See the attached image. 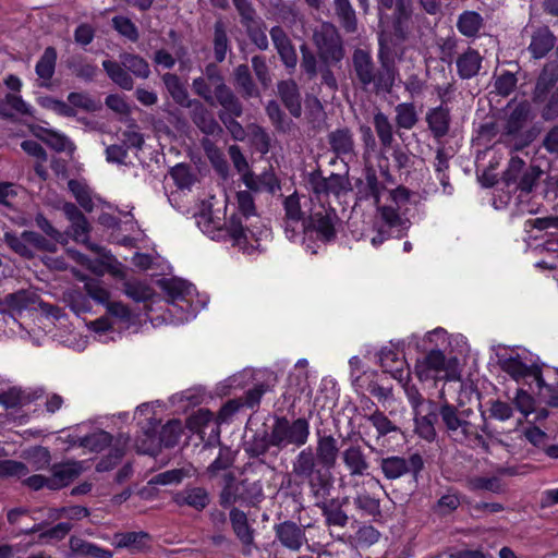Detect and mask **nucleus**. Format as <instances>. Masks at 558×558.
<instances>
[{
    "mask_svg": "<svg viewBox=\"0 0 558 558\" xmlns=\"http://www.w3.org/2000/svg\"><path fill=\"white\" fill-rule=\"evenodd\" d=\"M396 122L399 128L410 130L417 122L415 108L412 104H399L396 107Z\"/></svg>",
    "mask_w": 558,
    "mask_h": 558,
    "instance_id": "obj_54",
    "label": "nucleus"
},
{
    "mask_svg": "<svg viewBox=\"0 0 558 558\" xmlns=\"http://www.w3.org/2000/svg\"><path fill=\"white\" fill-rule=\"evenodd\" d=\"M499 364L501 369L514 380L519 381L531 377L537 383L539 388L550 391V386L545 384L541 369L536 365L526 364L519 355L501 357Z\"/></svg>",
    "mask_w": 558,
    "mask_h": 558,
    "instance_id": "obj_10",
    "label": "nucleus"
},
{
    "mask_svg": "<svg viewBox=\"0 0 558 558\" xmlns=\"http://www.w3.org/2000/svg\"><path fill=\"white\" fill-rule=\"evenodd\" d=\"M25 396L19 388H10L0 393V404L5 409H14L24 403Z\"/></svg>",
    "mask_w": 558,
    "mask_h": 558,
    "instance_id": "obj_64",
    "label": "nucleus"
},
{
    "mask_svg": "<svg viewBox=\"0 0 558 558\" xmlns=\"http://www.w3.org/2000/svg\"><path fill=\"white\" fill-rule=\"evenodd\" d=\"M102 66L106 70L109 77L118 84L121 88L131 90L134 86L133 80L130 76L128 70L114 61L106 60L102 62Z\"/></svg>",
    "mask_w": 558,
    "mask_h": 558,
    "instance_id": "obj_39",
    "label": "nucleus"
},
{
    "mask_svg": "<svg viewBox=\"0 0 558 558\" xmlns=\"http://www.w3.org/2000/svg\"><path fill=\"white\" fill-rule=\"evenodd\" d=\"M340 453L338 440L330 434L317 432L315 453L312 448L301 450L292 462V473L307 482L316 498L325 497L330 487L331 470Z\"/></svg>",
    "mask_w": 558,
    "mask_h": 558,
    "instance_id": "obj_1",
    "label": "nucleus"
},
{
    "mask_svg": "<svg viewBox=\"0 0 558 558\" xmlns=\"http://www.w3.org/2000/svg\"><path fill=\"white\" fill-rule=\"evenodd\" d=\"M410 192L399 186L388 192L385 203L381 201L376 204L379 219L388 227H403L408 219L405 217L409 211Z\"/></svg>",
    "mask_w": 558,
    "mask_h": 558,
    "instance_id": "obj_7",
    "label": "nucleus"
},
{
    "mask_svg": "<svg viewBox=\"0 0 558 558\" xmlns=\"http://www.w3.org/2000/svg\"><path fill=\"white\" fill-rule=\"evenodd\" d=\"M481 64V54L476 50L469 49L457 59L458 74L461 78H471L478 73Z\"/></svg>",
    "mask_w": 558,
    "mask_h": 558,
    "instance_id": "obj_32",
    "label": "nucleus"
},
{
    "mask_svg": "<svg viewBox=\"0 0 558 558\" xmlns=\"http://www.w3.org/2000/svg\"><path fill=\"white\" fill-rule=\"evenodd\" d=\"M558 82V65L557 64H547L544 66L542 73L539 74L535 89H534V100L535 101H544L549 89Z\"/></svg>",
    "mask_w": 558,
    "mask_h": 558,
    "instance_id": "obj_29",
    "label": "nucleus"
},
{
    "mask_svg": "<svg viewBox=\"0 0 558 558\" xmlns=\"http://www.w3.org/2000/svg\"><path fill=\"white\" fill-rule=\"evenodd\" d=\"M555 43L553 33L547 27H543L534 33L529 50L534 58L541 59L554 48Z\"/></svg>",
    "mask_w": 558,
    "mask_h": 558,
    "instance_id": "obj_28",
    "label": "nucleus"
},
{
    "mask_svg": "<svg viewBox=\"0 0 558 558\" xmlns=\"http://www.w3.org/2000/svg\"><path fill=\"white\" fill-rule=\"evenodd\" d=\"M310 437V423L304 417L289 420L286 416H276L270 427V444L277 450L288 447L300 448Z\"/></svg>",
    "mask_w": 558,
    "mask_h": 558,
    "instance_id": "obj_3",
    "label": "nucleus"
},
{
    "mask_svg": "<svg viewBox=\"0 0 558 558\" xmlns=\"http://www.w3.org/2000/svg\"><path fill=\"white\" fill-rule=\"evenodd\" d=\"M122 65L136 77L147 78L150 74L148 63L141 57L135 54H125L122 57Z\"/></svg>",
    "mask_w": 558,
    "mask_h": 558,
    "instance_id": "obj_49",
    "label": "nucleus"
},
{
    "mask_svg": "<svg viewBox=\"0 0 558 558\" xmlns=\"http://www.w3.org/2000/svg\"><path fill=\"white\" fill-rule=\"evenodd\" d=\"M242 495V481L236 482L233 474L228 473L225 475V486L219 496V502L223 508H228L236 502H243Z\"/></svg>",
    "mask_w": 558,
    "mask_h": 558,
    "instance_id": "obj_34",
    "label": "nucleus"
},
{
    "mask_svg": "<svg viewBox=\"0 0 558 558\" xmlns=\"http://www.w3.org/2000/svg\"><path fill=\"white\" fill-rule=\"evenodd\" d=\"M89 248L98 253L101 257L107 258L106 272H109L118 279H124L126 274L124 267L114 259L108 252L99 245H90Z\"/></svg>",
    "mask_w": 558,
    "mask_h": 558,
    "instance_id": "obj_58",
    "label": "nucleus"
},
{
    "mask_svg": "<svg viewBox=\"0 0 558 558\" xmlns=\"http://www.w3.org/2000/svg\"><path fill=\"white\" fill-rule=\"evenodd\" d=\"M238 213L231 215L226 221V230L232 245L236 246L244 253L252 254L259 247V235L248 228L247 221L255 217V206L253 196L248 191H240L236 193Z\"/></svg>",
    "mask_w": 558,
    "mask_h": 558,
    "instance_id": "obj_2",
    "label": "nucleus"
},
{
    "mask_svg": "<svg viewBox=\"0 0 558 558\" xmlns=\"http://www.w3.org/2000/svg\"><path fill=\"white\" fill-rule=\"evenodd\" d=\"M278 93L290 113L294 117H300L302 106L296 83L292 80L280 82L278 84Z\"/></svg>",
    "mask_w": 558,
    "mask_h": 558,
    "instance_id": "obj_25",
    "label": "nucleus"
},
{
    "mask_svg": "<svg viewBox=\"0 0 558 558\" xmlns=\"http://www.w3.org/2000/svg\"><path fill=\"white\" fill-rule=\"evenodd\" d=\"M379 361L384 372L389 373L392 378L401 385L410 379V372L405 360L392 348H384L379 352Z\"/></svg>",
    "mask_w": 558,
    "mask_h": 558,
    "instance_id": "obj_15",
    "label": "nucleus"
},
{
    "mask_svg": "<svg viewBox=\"0 0 558 558\" xmlns=\"http://www.w3.org/2000/svg\"><path fill=\"white\" fill-rule=\"evenodd\" d=\"M329 144L338 156H352L354 153V141L348 129H339L330 133Z\"/></svg>",
    "mask_w": 558,
    "mask_h": 558,
    "instance_id": "obj_33",
    "label": "nucleus"
},
{
    "mask_svg": "<svg viewBox=\"0 0 558 558\" xmlns=\"http://www.w3.org/2000/svg\"><path fill=\"white\" fill-rule=\"evenodd\" d=\"M341 461L351 477L369 475L371 462L360 445H350L342 450Z\"/></svg>",
    "mask_w": 558,
    "mask_h": 558,
    "instance_id": "obj_14",
    "label": "nucleus"
},
{
    "mask_svg": "<svg viewBox=\"0 0 558 558\" xmlns=\"http://www.w3.org/2000/svg\"><path fill=\"white\" fill-rule=\"evenodd\" d=\"M234 81L236 88L244 97H258L259 93L256 88L250 69L246 64H240L234 70Z\"/></svg>",
    "mask_w": 558,
    "mask_h": 558,
    "instance_id": "obj_37",
    "label": "nucleus"
},
{
    "mask_svg": "<svg viewBox=\"0 0 558 558\" xmlns=\"http://www.w3.org/2000/svg\"><path fill=\"white\" fill-rule=\"evenodd\" d=\"M353 504L364 515L376 517L380 513V500L365 490L356 494Z\"/></svg>",
    "mask_w": 558,
    "mask_h": 558,
    "instance_id": "obj_45",
    "label": "nucleus"
},
{
    "mask_svg": "<svg viewBox=\"0 0 558 558\" xmlns=\"http://www.w3.org/2000/svg\"><path fill=\"white\" fill-rule=\"evenodd\" d=\"M232 3L241 17V24L250 31L254 27L257 20L256 10L250 0H232Z\"/></svg>",
    "mask_w": 558,
    "mask_h": 558,
    "instance_id": "obj_53",
    "label": "nucleus"
},
{
    "mask_svg": "<svg viewBox=\"0 0 558 558\" xmlns=\"http://www.w3.org/2000/svg\"><path fill=\"white\" fill-rule=\"evenodd\" d=\"M531 107L527 102L517 104L511 107L502 126V135L509 142H513L515 150L527 146L533 140V133L525 130L530 120Z\"/></svg>",
    "mask_w": 558,
    "mask_h": 558,
    "instance_id": "obj_6",
    "label": "nucleus"
},
{
    "mask_svg": "<svg viewBox=\"0 0 558 558\" xmlns=\"http://www.w3.org/2000/svg\"><path fill=\"white\" fill-rule=\"evenodd\" d=\"M214 413L207 409H199L187 420V426L191 430L201 433L211 421Z\"/></svg>",
    "mask_w": 558,
    "mask_h": 558,
    "instance_id": "obj_62",
    "label": "nucleus"
},
{
    "mask_svg": "<svg viewBox=\"0 0 558 558\" xmlns=\"http://www.w3.org/2000/svg\"><path fill=\"white\" fill-rule=\"evenodd\" d=\"M363 192L366 197H371L374 201V204H378L383 196L389 191H387L386 186L377 179L374 172H367L365 177V186Z\"/></svg>",
    "mask_w": 558,
    "mask_h": 558,
    "instance_id": "obj_55",
    "label": "nucleus"
},
{
    "mask_svg": "<svg viewBox=\"0 0 558 558\" xmlns=\"http://www.w3.org/2000/svg\"><path fill=\"white\" fill-rule=\"evenodd\" d=\"M415 374L420 380L449 379L447 374V361L440 350H432L415 364Z\"/></svg>",
    "mask_w": 558,
    "mask_h": 558,
    "instance_id": "obj_11",
    "label": "nucleus"
},
{
    "mask_svg": "<svg viewBox=\"0 0 558 558\" xmlns=\"http://www.w3.org/2000/svg\"><path fill=\"white\" fill-rule=\"evenodd\" d=\"M333 9L344 31L355 33L357 29V19L350 0H333Z\"/></svg>",
    "mask_w": 558,
    "mask_h": 558,
    "instance_id": "obj_35",
    "label": "nucleus"
},
{
    "mask_svg": "<svg viewBox=\"0 0 558 558\" xmlns=\"http://www.w3.org/2000/svg\"><path fill=\"white\" fill-rule=\"evenodd\" d=\"M374 126L380 143L388 147L393 141L392 125L386 114L377 112L374 116Z\"/></svg>",
    "mask_w": 558,
    "mask_h": 558,
    "instance_id": "obj_51",
    "label": "nucleus"
},
{
    "mask_svg": "<svg viewBox=\"0 0 558 558\" xmlns=\"http://www.w3.org/2000/svg\"><path fill=\"white\" fill-rule=\"evenodd\" d=\"M243 504L256 505L264 498L263 484L260 480L245 477L242 480V495Z\"/></svg>",
    "mask_w": 558,
    "mask_h": 558,
    "instance_id": "obj_44",
    "label": "nucleus"
},
{
    "mask_svg": "<svg viewBox=\"0 0 558 558\" xmlns=\"http://www.w3.org/2000/svg\"><path fill=\"white\" fill-rule=\"evenodd\" d=\"M28 474L27 466L19 461L3 460L0 461V476H16L23 477Z\"/></svg>",
    "mask_w": 558,
    "mask_h": 558,
    "instance_id": "obj_63",
    "label": "nucleus"
},
{
    "mask_svg": "<svg viewBox=\"0 0 558 558\" xmlns=\"http://www.w3.org/2000/svg\"><path fill=\"white\" fill-rule=\"evenodd\" d=\"M276 537L282 546L298 551L306 543L304 530L292 521H284L275 526Z\"/></svg>",
    "mask_w": 558,
    "mask_h": 558,
    "instance_id": "obj_17",
    "label": "nucleus"
},
{
    "mask_svg": "<svg viewBox=\"0 0 558 558\" xmlns=\"http://www.w3.org/2000/svg\"><path fill=\"white\" fill-rule=\"evenodd\" d=\"M352 61L355 75L364 88L373 84L376 90L388 92L392 87L395 70L388 62L383 61V70L376 74L372 57L367 51L356 49Z\"/></svg>",
    "mask_w": 558,
    "mask_h": 558,
    "instance_id": "obj_4",
    "label": "nucleus"
},
{
    "mask_svg": "<svg viewBox=\"0 0 558 558\" xmlns=\"http://www.w3.org/2000/svg\"><path fill=\"white\" fill-rule=\"evenodd\" d=\"M335 211L319 210L311 216L310 222L305 228L315 231L318 239L329 241L335 236Z\"/></svg>",
    "mask_w": 558,
    "mask_h": 558,
    "instance_id": "obj_20",
    "label": "nucleus"
},
{
    "mask_svg": "<svg viewBox=\"0 0 558 558\" xmlns=\"http://www.w3.org/2000/svg\"><path fill=\"white\" fill-rule=\"evenodd\" d=\"M197 225L199 229L209 235L211 239L215 238H229V234L226 230V222L223 225L220 223V220L213 219L210 214H203L197 218Z\"/></svg>",
    "mask_w": 558,
    "mask_h": 558,
    "instance_id": "obj_46",
    "label": "nucleus"
},
{
    "mask_svg": "<svg viewBox=\"0 0 558 558\" xmlns=\"http://www.w3.org/2000/svg\"><path fill=\"white\" fill-rule=\"evenodd\" d=\"M124 293L135 302H145L153 296L154 290L141 281H126L124 283Z\"/></svg>",
    "mask_w": 558,
    "mask_h": 558,
    "instance_id": "obj_52",
    "label": "nucleus"
},
{
    "mask_svg": "<svg viewBox=\"0 0 558 558\" xmlns=\"http://www.w3.org/2000/svg\"><path fill=\"white\" fill-rule=\"evenodd\" d=\"M317 505L322 509L323 515L326 518L328 525L340 527L347 525L349 518L337 500L332 499L328 502H318Z\"/></svg>",
    "mask_w": 558,
    "mask_h": 558,
    "instance_id": "obj_40",
    "label": "nucleus"
},
{
    "mask_svg": "<svg viewBox=\"0 0 558 558\" xmlns=\"http://www.w3.org/2000/svg\"><path fill=\"white\" fill-rule=\"evenodd\" d=\"M270 37L284 65L294 69L298 56L286 32L280 26H275L270 29Z\"/></svg>",
    "mask_w": 558,
    "mask_h": 558,
    "instance_id": "obj_19",
    "label": "nucleus"
},
{
    "mask_svg": "<svg viewBox=\"0 0 558 558\" xmlns=\"http://www.w3.org/2000/svg\"><path fill=\"white\" fill-rule=\"evenodd\" d=\"M483 26V17L475 11H464L459 15L458 31L466 36L474 37Z\"/></svg>",
    "mask_w": 558,
    "mask_h": 558,
    "instance_id": "obj_38",
    "label": "nucleus"
},
{
    "mask_svg": "<svg viewBox=\"0 0 558 558\" xmlns=\"http://www.w3.org/2000/svg\"><path fill=\"white\" fill-rule=\"evenodd\" d=\"M69 190L74 195L77 203L87 211H92L94 208V202L92 198L88 186L77 180H70L68 182Z\"/></svg>",
    "mask_w": 558,
    "mask_h": 558,
    "instance_id": "obj_47",
    "label": "nucleus"
},
{
    "mask_svg": "<svg viewBox=\"0 0 558 558\" xmlns=\"http://www.w3.org/2000/svg\"><path fill=\"white\" fill-rule=\"evenodd\" d=\"M57 63V51L53 47H47L36 63L35 71L40 87H50Z\"/></svg>",
    "mask_w": 558,
    "mask_h": 558,
    "instance_id": "obj_22",
    "label": "nucleus"
},
{
    "mask_svg": "<svg viewBox=\"0 0 558 558\" xmlns=\"http://www.w3.org/2000/svg\"><path fill=\"white\" fill-rule=\"evenodd\" d=\"M150 537L145 532H123L113 535L112 544L117 548H128L132 551H138L147 547Z\"/></svg>",
    "mask_w": 558,
    "mask_h": 558,
    "instance_id": "obj_26",
    "label": "nucleus"
},
{
    "mask_svg": "<svg viewBox=\"0 0 558 558\" xmlns=\"http://www.w3.org/2000/svg\"><path fill=\"white\" fill-rule=\"evenodd\" d=\"M461 500L457 493L448 492L441 496L434 506L435 513L439 515H447L453 512L460 506Z\"/></svg>",
    "mask_w": 558,
    "mask_h": 558,
    "instance_id": "obj_57",
    "label": "nucleus"
},
{
    "mask_svg": "<svg viewBox=\"0 0 558 558\" xmlns=\"http://www.w3.org/2000/svg\"><path fill=\"white\" fill-rule=\"evenodd\" d=\"M83 471L81 462H64L54 464L49 476V489H60L73 482Z\"/></svg>",
    "mask_w": 558,
    "mask_h": 558,
    "instance_id": "obj_18",
    "label": "nucleus"
},
{
    "mask_svg": "<svg viewBox=\"0 0 558 558\" xmlns=\"http://www.w3.org/2000/svg\"><path fill=\"white\" fill-rule=\"evenodd\" d=\"M183 428L182 424L178 420H173L168 422L160 432V442L165 447H173L178 444L181 435H182Z\"/></svg>",
    "mask_w": 558,
    "mask_h": 558,
    "instance_id": "obj_56",
    "label": "nucleus"
},
{
    "mask_svg": "<svg viewBox=\"0 0 558 558\" xmlns=\"http://www.w3.org/2000/svg\"><path fill=\"white\" fill-rule=\"evenodd\" d=\"M365 418L376 428L378 438L398 430V427L388 418V416L377 409L371 414L365 415Z\"/></svg>",
    "mask_w": 558,
    "mask_h": 558,
    "instance_id": "obj_48",
    "label": "nucleus"
},
{
    "mask_svg": "<svg viewBox=\"0 0 558 558\" xmlns=\"http://www.w3.org/2000/svg\"><path fill=\"white\" fill-rule=\"evenodd\" d=\"M192 120L205 134L214 135L220 131V126L213 113L198 101L193 105Z\"/></svg>",
    "mask_w": 558,
    "mask_h": 558,
    "instance_id": "obj_31",
    "label": "nucleus"
},
{
    "mask_svg": "<svg viewBox=\"0 0 558 558\" xmlns=\"http://www.w3.org/2000/svg\"><path fill=\"white\" fill-rule=\"evenodd\" d=\"M162 81L167 90L177 104L181 106L191 105L187 92L175 74L166 73L162 75Z\"/></svg>",
    "mask_w": 558,
    "mask_h": 558,
    "instance_id": "obj_41",
    "label": "nucleus"
},
{
    "mask_svg": "<svg viewBox=\"0 0 558 558\" xmlns=\"http://www.w3.org/2000/svg\"><path fill=\"white\" fill-rule=\"evenodd\" d=\"M307 182L310 191L319 199L329 195L339 196L347 190V180L341 174L336 173L323 177L320 172H312Z\"/></svg>",
    "mask_w": 558,
    "mask_h": 558,
    "instance_id": "obj_12",
    "label": "nucleus"
},
{
    "mask_svg": "<svg viewBox=\"0 0 558 558\" xmlns=\"http://www.w3.org/2000/svg\"><path fill=\"white\" fill-rule=\"evenodd\" d=\"M413 4L412 0H396L395 10L391 16L388 15L387 22H391L393 35L401 40L408 38L413 25Z\"/></svg>",
    "mask_w": 558,
    "mask_h": 558,
    "instance_id": "obj_13",
    "label": "nucleus"
},
{
    "mask_svg": "<svg viewBox=\"0 0 558 558\" xmlns=\"http://www.w3.org/2000/svg\"><path fill=\"white\" fill-rule=\"evenodd\" d=\"M172 500L179 507H190L202 511L210 504V495L204 487L186 486L173 494Z\"/></svg>",
    "mask_w": 558,
    "mask_h": 558,
    "instance_id": "obj_16",
    "label": "nucleus"
},
{
    "mask_svg": "<svg viewBox=\"0 0 558 558\" xmlns=\"http://www.w3.org/2000/svg\"><path fill=\"white\" fill-rule=\"evenodd\" d=\"M215 97L222 108L229 113V116L223 113L226 117L233 118L242 114V105L228 86L216 92Z\"/></svg>",
    "mask_w": 558,
    "mask_h": 558,
    "instance_id": "obj_43",
    "label": "nucleus"
},
{
    "mask_svg": "<svg viewBox=\"0 0 558 558\" xmlns=\"http://www.w3.org/2000/svg\"><path fill=\"white\" fill-rule=\"evenodd\" d=\"M228 37L221 23L215 25L214 50L215 58L218 62H222L228 51Z\"/></svg>",
    "mask_w": 558,
    "mask_h": 558,
    "instance_id": "obj_59",
    "label": "nucleus"
},
{
    "mask_svg": "<svg viewBox=\"0 0 558 558\" xmlns=\"http://www.w3.org/2000/svg\"><path fill=\"white\" fill-rule=\"evenodd\" d=\"M39 302L38 294L31 290H19L14 293H9L3 296L1 304L8 310L21 313L25 310L34 307Z\"/></svg>",
    "mask_w": 558,
    "mask_h": 558,
    "instance_id": "obj_21",
    "label": "nucleus"
},
{
    "mask_svg": "<svg viewBox=\"0 0 558 558\" xmlns=\"http://www.w3.org/2000/svg\"><path fill=\"white\" fill-rule=\"evenodd\" d=\"M439 415L446 427L448 436L459 444L473 441L485 450L488 445L484 437L476 432L475 426L464 417V412H459L453 405L444 404L440 407Z\"/></svg>",
    "mask_w": 558,
    "mask_h": 558,
    "instance_id": "obj_5",
    "label": "nucleus"
},
{
    "mask_svg": "<svg viewBox=\"0 0 558 558\" xmlns=\"http://www.w3.org/2000/svg\"><path fill=\"white\" fill-rule=\"evenodd\" d=\"M435 407L433 401H427V410H424L422 413H414L415 432L421 438L427 441H432L436 437L434 426L436 421Z\"/></svg>",
    "mask_w": 558,
    "mask_h": 558,
    "instance_id": "obj_23",
    "label": "nucleus"
},
{
    "mask_svg": "<svg viewBox=\"0 0 558 558\" xmlns=\"http://www.w3.org/2000/svg\"><path fill=\"white\" fill-rule=\"evenodd\" d=\"M112 437L105 430H97L81 439V446L90 451L99 452L111 444Z\"/></svg>",
    "mask_w": 558,
    "mask_h": 558,
    "instance_id": "obj_50",
    "label": "nucleus"
},
{
    "mask_svg": "<svg viewBox=\"0 0 558 558\" xmlns=\"http://www.w3.org/2000/svg\"><path fill=\"white\" fill-rule=\"evenodd\" d=\"M376 461L384 477L388 481H396L407 475L417 478L424 466V461L420 453H412L409 457H380Z\"/></svg>",
    "mask_w": 558,
    "mask_h": 558,
    "instance_id": "obj_8",
    "label": "nucleus"
},
{
    "mask_svg": "<svg viewBox=\"0 0 558 558\" xmlns=\"http://www.w3.org/2000/svg\"><path fill=\"white\" fill-rule=\"evenodd\" d=\"M558 82V65L557 64H547L544 66L542 73L539 74L535 89H534V100L535 101H544L549 89Z\"/></svg>",
    "mask_w": 558,
    "mask_h": 558,
    "instance_id": "obj_30",
    "label": "nucleus"
},
{
    "mask_svg": "<svg viewBox=\"0 0 558 558\" xmlns=\"http://www.w3.org/2000/svg\"><path fill=\"white\" fill-rule=\"evenodd\" d=\"M319 54L326 61H339L343 57L341 38L335 25L323 23L313 35Z\"/></svg>",
    "mask_w": 558,
    "mask_h": 558,
    "instance_id": "obj_9",
    "label": "nucleus"
},
{
    "mask_svg": "<svg viewBox=\"0 0 558 558\" xmlns=\"http://www.w3.org/2000/svg\"><path fill=\"white\" fill-rule=\"evenodd\" d=\"M283 207L286 211V220H288V222H301L303 219V211L301 209L300 198L295 193L286 197Z\"/></svg>",
    "mask_w": 558,
    "mask_h": 558,
    "instance_id": "obj_60",
    "label": "nucleus"
},
{
    "mask_svg": "<svg viewBox=\"0 0 558 558\" xmlns=\"http://www.w3.org/2000/svg\"><path fill=\"white\" fill-rule=\"evenodd\" d=\"M69 545L72 553L78 556L89 558H112L113 556L112 551L77 536H72Z\"/></svg>",
    "mask_w": 558,
    "mask_h": 558,
    "instance_id": "obj_27",
    "label": "nucleus"
},
{
    "mask_svg": "<svg viewBox=\"0 0 558 558\" xmlns=\"http://www.w3.org/2000/svg\"><path fill=\"white\" fill-rule=\"evenodd\" d=\"M426 122L435 138L444 137L447 135L450 126L449 109L442 105L429 109L426 113Z\"/></svg>",
    "mask_w": 558,
    "mask_h": 558,
    "instance_id": "obj_24",
    "label": "nucleus"
},
{
    "mask_svg": "<svg viewBox=\"0 0 558 558\" xmlns=\"http://www.w3.org/2000/svg\"><path fill=\"white\" fill-rule=\"evenodd\" d=\"M112 25L119 34L130 40L136 41L138 39L137 28L130 19L124 16H114L112 19Z\"/></svg>",
    "mask_w": 558,
    "mask_h": 558,
    "instance_id": "obj_61",
    "label": "nucleus"
},
{
    "mask_svg": "<svg viewBox=\"0 0 558 558\" xmlns=\"http://www.w3.org/2000/svg\"><path fill=\"white\" fill-rule=\"evenodd\" d=\"M230 521L232 524V529L235 535L244 545H250L253 542V531L251 530L246 514L239 510L238 508H233L230 511Z\"/></svg>",
    "mask_w": 558,
    "mask_h": 558,
    "instance_id": "obj_36",
    "label": "nucleus"
},
{
    "mask_svg": "<svg viewBox=\"0 0 558 558\" xmlns=\"http://www.w3.org/2000/svg\"><path fill=\"white\" fill-rule=\"evenodd\" d=\"M76 277L84 281V289L89 298L99 304L106 305L110 301V292L104 283L97 279H87L85 276L76 274Z\"/></svg>",
    "mask_w": 558,
    "mask_h": 558,
    "instance_id": "obj_42",
    "label": "nucleus"
}]
</instances>
